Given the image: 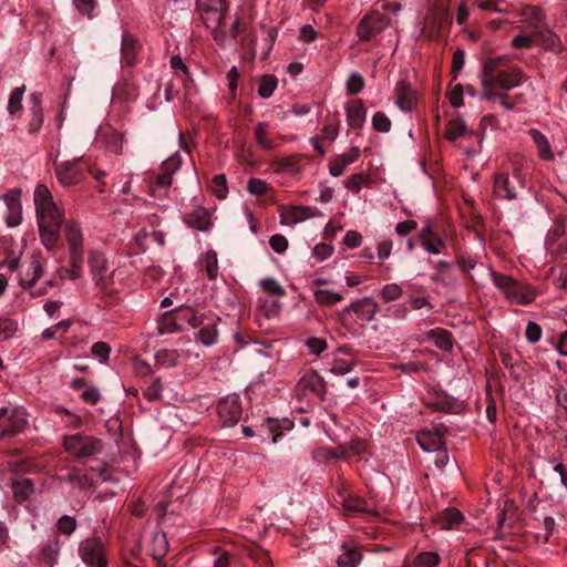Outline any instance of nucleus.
Listing matches in <instances>:
<instances>
[{
	"instance_id": "1",
	"label": "nucleus",
	"mask_w": 567,
	"mask_h": 567,
	"mask_svg": "<svg viewBox=\"0 0 567 567\" xmlns=\"http://www.w3.org/2000/svg\"><path fill=\"white\" fill-rule=\"evenodd\" d=\"M33 200L41 243L48 250H53L60 241L64 210L55 204L50 189L43 184L35 187Z\"/></svg>"
},
{
	"instance_id": "2",
	"label": "nucleus",
	"mask_w": 567,
	"mask_h": 567,
	"mask_svg": "<svg viewBox=\"0 0 567 567\" xmlns=\"http://www.w3.org/2000/svg\"><path fill=\"white\" fill-rule=\"evenodd\" d=\"M523 73L518 68L507 64L505 56L486 59L482 66V86L496 85L499 90H511L523 81Z\"/></svg>"
},
{
	"instance_id": "3",
	"label": "nucleus",
	"mask_w": 567,
	"mask_h": 567,
	"mask_svg": "<svg viewBox=\"0 0 567 567\" xmlns=\"http://www.w3.org/2000/svg\"><path fill=\"white\" fill-rule=\"evenodd\" d=\"M513 173L501 172L495 174L493 193L497 199L515 200L519 192L525 188V175L530 168V162L523 156H517L512 162Z\"/></svg>"
},
{
	"instance_id": "4",
	"label": "nucleus",
	"mask_w": 567,
	"mask_h": 567,
	"mask_svg": "<svg viewBox=\"0 0 567 567\" xmlns=\"http://www.w3.org/2000/svg\"><path fill=\"white\" fill-rule=\"evenodd\" d=\"M64 237L69 245L70 268L60 270V277L65 276L75 280L82 275L83 264V234L79 224L74 220H68L64 225Z\"/></svg>"
},
{
	"instance_id": "5",
	"label": "nucleus",
	"mask_w": 567,
	"mask_h": 567,
	"mask_svg": "<svg viewBox=\"0 0 567 567\" xmlns=\"http://www.w3.org/2000/svg\"><path fill=\"white\" fill-rule=\"evenodd\" d=\"M491 278L493 284L512 302L528 305L536 297L535 290L532 287L519 284L511 276L492 270Z\"/></svg>"
},
{
	"instance_id": "6",
	"label": "nucleus",
	"mask_w": 567,
	"mask_h": 567,
	"mask_svg": "<svg viewBox=\"0 0 567 567\" xmlns=\"http://www.w3.org/2000/svg\"><path fill=\"white\" fill-rule=\"evenodd\" d=\"M63 445L65 451L76 458L96 455L103 449V443L100 439L80 433L66 436Z\"/></svg>"
},
{
	"instance_id": "7",
	"label": "nucleus",
	"mask_w": 567,
	"mask_h": 567,
	"mask_svg": "<svg viewBox=\"0 0 567 567\" xmlns=\"http://www.w3.org/2000/svg\"><path fill=\"white\" fill-rule=\"evenodd\" d=\"M228 9V0H196V11L205 25L223 23Z\"/></svg>"
},
{
	"instance_id": "8",
	"label": "nucleus",
	"mask_w": 567,
	"mask_h": 567,
	"mask_svg": "<svg viewBox=\"0 0 567 567\" xmlns=\"http://www.w3.org/2000/svg\"><path fill=\"white\" fill-rule=\"evenodd\" d=\"M89 267L95 286L104 293L111 292L112 276L109 272L107 260L102 252L91 251Z\"/></svg>"
},
{
	"instance_id": "9",
	"label": "nucleus",
	"mask_w": 567,
	"mask_h": 567,
	"mask_svg": "<svg viewBox=\"0 0 567 567\" xmlns=\"http://www.w3.org/2000/svg\"><path fill=\"white\" fill-rule=\"evenodd\" d=\"M82 560L91 567H106L105 550L100 538L91 537L82 540L79 546Z\"/></svg>"
},
{
	"instance_id": "10",
	"label": "nucleus",
	"mask_w": 567,
	"mask_h": 567,
	"mask_svg": "<svg viewBox=\"0 0 567 567\" xmlns=\"http://www.w3.org/2000/svg\"><path fill=\"white\" fill-rule=\"evenodd\" d=\"M241 404L237 395H227L217 404V415L223 426H235L241 417Z\"/></svg>"
},
{
	"instance_id": "11",
	"label": "nucleus",
	"mask_w": 567,
	"mask_h": 567,
	"mask_svg": "<svg viewBox=\"0 0 567 567\" xmlns=\"http://www.w3.org/2000/svg\"><path fill=\"white\" fill-rule=\"evenodd\" d=\"M85 169L80 159L66 161L55 165V175L63 186H73L84 178Z\"/></svg>"
},
{
	"instance_id": "12",
	"label": "nucleus",
	"mask_w": 567,
	"mask_h": 567,
	"mask_svg": "<svg viewBox=\"0 0 567 567\" xmlns=\"http://www.w3.org/2000/svg\"><path fill=\"white\" fill-rule=\"evenodd\" d=\"M519 16L520 22L533 29V32H537L548 25L546 12L539 6H525L522 8Z\"/></svg>"
},
{
	"instance_id": "13",
	"label": "nucleus",
	"mask_w": 567,
	"mask_h": 567,
	"mask_svg": "<svg viewBox=\"0 0 567 567\" xmlns=\"http://www.w3.org/2000/svg\"><path fill=\"white\" fill-rule=\"evenodd\" d=\"M28 115V131L31 134L38 133L43 125L42 96L40 93L30 94Z\"/></svg>"
},
{
	"instance_id": "14",
	"label": "nucleus",
	"mask_w": 567,
	"mask_h": 567,
	"mask_svg": "<svg viewBox=\"0 0 567 567\" xmlns=\"http://www.w3.org/2000/svg\"><path fill=\"white\" fill-rule=\"evenodd\" d=\"M379 310L378 303L371 297H364L346 307L343 313L353 311L359 320L370 322Z\"/></svg>"
},
{
	"instance_id": "15",
	"label": "nucleus",
	"mask_w": 567,
	"mask_h": 567,
	"mask_svg": "<svg viewBox=\"0 0 567 567\" xmlns=\"http://www.w3.org/2000/svg\"><path fill=\"white\" fill-rule=\"evenodd\" d=\"M43 267L38 256H32L31 259L22 265V270L19 272V284L23 288H30L42 276Z\"/></svg>"
},
{
	"instance_id": "16",
	"label": "nucleus",
	"mask_w": 567,
	"mask_h": 567,
	"mask_svg": "<svg viewBox=\"0 0 567 567\" xmlns=\"http://www.w3.org/2000/svg\"><path fill=\"white\" fill-rule=\"evenodd\" d=\"M182 158L178 154L166 158L161 165V172L155 178V185L163 188H168L173 183V175L179 169Z\"/></svg>"
},
{
	"instance_id": "17",
	"label": "nucleus",
	"mask_w": 567,
	"mask_h": 567,
	"mask_svg": "<svg viewBox=\"0 0 567 567\" xmlns=\"http://www.w3.org/2000/svg\"><path fill=\"white\" fill-rule=\"evenodd\" d=\"M299 386L302 390H309L317 395L321 401L324 400L327 393V384L321 375L316 371H307L299 381Z\"/></svg>"
},
{
	"instance_id": "18",
	"label": "nucleus",
	"mask_w": 567,
	"mask_h": 567,
	"mask_svg": "<svg viewBox=\"0 0 567 567\" xmlns=\"http://www.w3.org/2000/svg\"><path fill=\"white\" fill-rule=\"evenodd\" d=\"M396 105L405 112L412 111L416 105V94L406 80H400L395 87Z\"/></svg>"
},
{
	"instance_id": "19",
	"label": "nucleus",
	"mask_w": 567,
	"mask_h": 567,
	"mask_svg": "<svg viewBox=\"0 0 567 567\" xmlns=\"http://www.w3.org/2000/svg\"><path fill=\"white\" fill-rule=\"evenodd\" d=\"M534 37L535 40L538 41L545 50L553 51L555 53H560L563 51V43L560 38L549 25L538 30L537 32H534Z\"/></svg>"
},
{
	"instance_id": "20",
	"label": "nucleus",
	"mask_w": 567,
	"mask_h": 567,
	"mask_svg": "<svg viewBox=\"0 0 567 567\" xmlns=\"http://www.w3.org/2000/svg\"><path fill=\"white\" fill-rule=\"evenodd\" d=\"M360 156V148L358 146L351 147L348 152L338 155L329 164V171L332 176H340L346 167L354 163Z\"/></svg>"
},
{
	"instance_id": "21",
	"label": "nucleus",
	"mask_w": 567,
	"mask_h": 567,
	"mask_svg": "<svg viewBox=\"0 0 567 567\" xmlns=\"http://www.w3.org/2000/svg\"><path fill=\"white\" fill-rule=\"evenodd\" d=\"M381 17L365 16L358 24L357 35L360 41H368L382 29Z\"/></svg>"
},
{
	"instance_id": "22",
	"label": "nucleus",
	"mask_w": 567,
	"mask_h": 567,
	"mask_svg": "<svg viewBox=\"0 0 567 567\" xmlns=\"http://www.w3.org/2000/svg\"><path fill=\"white\" fill-rule=\"evenodd\" d=\"M2 199L10 210V216L7 218L8 226L14 227L19 225L21 220L20 192L10 190L2 195Z\"/></svg>"
},
{
	"instance_id": "23",
	"label": "nucleus",
	"mask_w": 567,
	"mask_h": 567,
	"mask_svg": "<svg viewBox=\"0 0 567 567\" xmlns=\"http://www.w3.org/2000/svg\"><path fill=\"white\" fill-rule=\"evenodd\" d=\"M138 50L140 43L137 39L132 33L125 32L122 35V62L127 66H132L135 63Z\"/></svg>"
},
{
	"instance_id": "24",
	"label": "nucleus",
	"mask_w": 567,
	"mask_h": 567,
	"mask_svg": "<svg viewBox=\"0 0 567 567\" xmlns=\"http://www.w3.org/2000/svg\"><path fill=\"white\" fill-rule=\"evenodd\" d=\"M529 136L537 147V154L540 159L551 162L555 159V154L551 150L548 138L538 130L530 128Z\"/></svg>"
},
{
	"instance_id": "25",
	"label": "nucleus",
	"mask_w": 567,
	"mask_h": 567,
	"mask_svg": "<svg viewBox=\"0 0 567 567\" xmlns=\"http://www.w3.org/2000/svg\"><path fill=\"white\" fill-rule=\"evenodd\" d=\"M185 223L198 230H207L210 226L209 213L202 206L195 207L184 217Z\"/></svg>"
},
{
	"instance_id": "26",
	"label": "nucleus",
	"mask_w": 567,
	"mask_h": 567,
	"mask_svg": "<svg viewBox=\"0 0 567 567\" xmlns=\"http://www.w3.org/2000/svg\"><path fill=\"white\" fill-rule=\"evenodd\" d=\"M365 107L361 100L352 101L347 107V123L352 128H361L365 122Z\"/></svg>"
},
{
	"instance_id": "27",
	"label": "nucleus",
	"mask_w": 567,
	"mask_h": 567,
	"mask_svg": "<svg viewBox=\"0 0 567 567\" xmlns=\"http://www.w3.org/2000/svg\"><path fill=\"white\" fill-rule=\"evenodd\" d=\"M219 318H207L206 322L200 326L199 331L197 332V340L206 347H210L217 342L218 330L217 322Z\"/></svg>"
},
{
	"instance_id": "28",
	"label": "nucleus",
	"mask_w": 567,
	"mask_h": 567,
	"mask_svg": "<svg viewBox=\"0 0 567 567\" xmlns=\"http://www.w3.org/2000/svg\"><path fill=\"white\" fill-rule=\"evenodd\" d=\"M416 441L425 452H435L445 445L442 435L436 431H422L417 434Z\"/></svg>"
},
{
	"instance_id": "29",
	"label": "nucleus",
	"mask_w": 567,
	"mask_h": 567,
	"mask_svg": "<svg viewBox=\"0 0 567 567\" xmlns=\"http://www.w3.org/2000/svg\"><path fill=\"white\" fill-rule=\"evenodd\" d=\"M465 121L457 114L455 117L449 121L445 128V136L450 142H455L460 137L470 135Z\"/></svg>"
},
{
	"instance_id": "30",
	"label": "nucleus",
	"mask_w": 567,
	"mask_h": 567,
	"mask_svg": "<svg viewBox=\"0 0 567 567\" xmlns=\"http://www.w3.org/2000/svg\"><path fill=\"white\" fill-rule=\"evenodd\" d=\"M319 216H322V213L309 206H292L286 213V218L292 224Z\"/></svg>"
},
{
	"instance_id": "31",
	"label": "nucleus",
	"mask_w": 567,
	"mask_h": 567,
	"mask_svg": "<svg viewBox=\"0 0 567 567\" xmlns=\"http://www.w3.org/2000/svg\"><path fill=\"white\" fill-rule=\"evenodd\" d=\"M361 558L362 555L357 547L343 544L337 564L339 567H355L361 561Z\"/></svg>"
},
{
	"instance_id": "32",
	"label": "nucleus",
	"mask_w": 567,
	"mask_h": 567,
	"mask_svg": "<svg viewBox=\"0 0 567 567\" xmlns=\"http://www.w3.org/2000/svg\"><path fill=\"white\" fill-rule=\"evenodd\" d=\"M7 420L9 424L0 432V439L20 433L27 425L24 414L18 411H13L10 415L8 414Z\"/></svg>"
},
{
	"instance_id": "33",
	"label": "nucleus",
	"mask_w": 567,
	"mask_h": 567,
	"mask_svg": "<svg viewBox=\"0 0 567 567\" xmlns=\"http://www.w3.org/2000/svg\"><path fill=\"white\" fill-rule=\"evenodd\" d=\"M340 504L343 506V508L350 513V514H357V513H370L368 502L359 496L348 495L344 496Z\"/></svg>"
},
{
	"instance_id": "34",
	"label": "nucleus",
	"mask_w": 567,
	"mask_h": 567,
	"mask_svg": "<svg viewBox=\"0 0 567 567\" xmlns=\"http://www.w3.org/2000/svg\"><path fill=\"white\" fill-rule=\"evenodd\" d=\"M463 520V514L456 508H447L445 509L439 519L441 528L443 529H452L455 526L460 525Z\"/></svg>"
},
{
	"instance_id": "35",
	"label": "nucleus",
	"mask_w": 567,
	"mask_h": 567,
	"mask_svg": "<svg viewBox=\"0 0 567 567\" xmlns=\"http://www.w3.org/2000/svg\"><path fill=\"white\" fill-rule=\"evenodd\" d=\"M12 491L16 501L24 502L33 494L34 487L30 480L23 478L21 481L13 482Z\"/></svg>"
},
{
	"instance_id": "36",
	"label": "nucleus",
	"mask_w": 567,
	"mask_h": 567,
	"mask_svg": "<svg viewBox=\"0 0 567 567\" xmlns=\"http://www.w3.org/2000/svg\"><path fill=\"white\" fill-rule=\"evenodd\" d=\"M168 542L164 533L154 535L151 551V556L154 560L163 559L168 553Z\"/></svg>"
},
{
	"instance_id": "37",
	"label": "nucleus",
	"mask_w": 567,
	"mask_h": 567,
	"mask_svg": "<svg viewBox=\"0 0 567 567\" xmlns=\"http://www.w3.org/2000/svg\"><path fill=\"white\" fill-rule=\"evenodd\" d=\"M268 124L265 122H259L255 126V135H256V142L259 147H261L265 151L274 150L278 146L271 138L268 137L267 134Z\"/></svg>"
},
{
	"instance_id": "38",
	"label": "nucleus",
	"mask_w": 567,
	"mask_h": 567,
	"mask_svg": "<svg viewBox=\"0 0 567 567\" xmlns=\"http://www.w3.org/2000/svg\"><path fill=\"white\" fill-rule=\"evenodd\" d=\"M439 561L440 557L437 554L424 551L416 555L414 559L405 564L404 567H436Z\"/></svg>"
},
{
	"instance_id": "39",
	"label": "nucleus",
	"mask_w": 567,
	"mask_h": 567,
	"mask_svg": "<svg viewBox=\"0 0 567 567\" xmlns=\"http://www.w3.org/2000/svg\"><path fill=\"white\" fill-rule=\"evenodd\" d=\"M429 334L434 340V343L439 349L443 351H449L452 349L453 342L451 332L441 328H436L431 330Z\"/></svg>"
},
{
	"instance_id": "40",
	"label": "nucleus",
	"mask_w": 567,
	"mask_h": 567,
	"mask_svg": "<svg viewBox=\"0 0 567 567\" xmlns=\"http://www.w3.org/2000/svg\"><path fill=\"white\" fill-rule=\"evenodd\" d=\"M315 300L318 305L329 307L340 302L343 297L332 290L318 289L313 292Z\"/></svg>"
},
{
	"instance_id": "41",
	"label": "nucleus",
	"mask_w": 567,
	"mask_h": 567,
	"mask_svg": "<svg viewBox=\"0 0 567 567\" xmlns=\"http://www.w3.org/2000/svg\"><path fill=\"white\" fill-rule=\"evenodd\" d=\"M278 81L275 75H262L258 81V94L262 99H268L272 95L277 87Z\"/></svg>"
},
{
	"instance_id": "42",
	"label": "nucleus",
	"mask_w": 567,
	"mask_h": 567,
	"mask_svg": "<svg viewBox=\"0 0 567 567\" xmlns=\"http://www.w3.org/2000/svg\"><path fill=\"white\" fill-rule=\"evenodd\" d=\"M179 354L176 350L161 349L155 353L156 364L161 367L172 368L178 362Z\"/></svg>"
},
{
	"instance_id": "43",
	"label": "nucleus",
	"mask_w": 567,
	"mask_h": 567,
	"mask_svg": "<svg viewBox=\"0 0 567 567\" xmlns=\"http://www.w3.org/2000/svg\"><path fill=\"white\" fill-rule=\"evenodd\" d=\"M60 550V543L58 538L50 539L41 549L42 559L53 565L56 561Z\"/></svg>"
},
{
	"instance_id": "44",
	"label": "nucleus",
	"mask_w": 567,
	"mask_h": 567,
	"mask_svg": "<svg viewBox=\"0 0 567 567\" xmlns=\"http://www.w3.org/2000/svg\"><path fill=\"white\" fill-rule=\"evenodd\" d=\"M209 188L216 197L219 199H225L228 194L226 175H215L210 181Z\"/></svg>"
},
{
	"instance_id": "45",
	"label": "nucleus",
	"mask_w": 567,
	"mask_h": 567,
	"mask_svg": "<svg viewBox=\"0 0 567 567\" xmlns=\"http://www.w3.org/2000/svg\"><path fill=\"white\" fill-rule=\"evenodd\" d=\"M24 92L25 85L18 86L12 91L8 102V112L10 115H16L21 111Z\"/></svg>"
},
{
	"instance_id": "46",
	"label": "nucleus",
	"mask_w": 567,
	"mask_h": 567,
	"mask_svg": "<svg viewBox=\"0 0 567 567\" xmlns=\"http://www.w3.org/2000/svg\"><path fill=\"white\" fill-rule=\"evenodd\" d=\"M204 269L209 280H214L218 276V259L214 250H209L204 257Z\"/></svg>"
},
{
	"instance_id": "47",
	"label": "nucleus",
	"mask_w": 567,
	"mask_h": 567,
	"mask_svg": "<svg viewBox=\"0 0 567 567\" xmlns=\"http://www.w3.org/2000/svg\"><path fill=\"white\" fill-rule=\"evenodd\" d=\"M354 360L336 358L331 365V372L337 375H343L349 373L354 367Z\"/></svg>"
},
{
	"instance_id": "48",
	"label": "nucleus",
	"mask_w": 567,
	"mask_h": 567,
	"mask_svg": "<svg viewBox=\"0 0 567 567\" xmlns=\"http://www.w3.org/2000/svg\"><path fill=\"white\" fill-rule=\"evenodd\" d=\"M182 318L193 328H198L204 324L208 317L197 316L192 307H184L181 309Z\"/></svg>"
},
{
	"instance_id": "49",
	"label": "nucleus",
	"mask_w": 567,
	"mask_h": 567,
	"mask_svg": "<svg viewBox=\"0 0 567 567\" xmlns=\"http://www.w3.org/2000/svg\"><path fill=\"white\" fill-rule=\"evenodd\" d=\"M18 329V323L10 318L0 319V341L10 339Z\"/></svg>"
},
{
	"instance_id": "50",
	"label": "nucleus",
	"mask_w": 567,
	"mask_h": 567,
	"mask_svg": "<svg viewBox=\"0 0 567 567\" xmlns=\"http://www.w3.org/2000/svg\"><path fill=\"white\" fill-rule=\"evenodd\" d=\"M421 245L429 254L434 255L441 254L446 248L445 241L437 235L424 240Z\"/></svg>"
},
{
	"instance_id": "51",
	"label": "nucleus",
	"mask_w": 567,
	"mask_h": 567,
	"mask_svg": "<svg viewBox=\"0 0 567 567\" xmlns=\"http://www.w3.org/2000/svg\"><path fill=\"white\" fill-rule=\"evenodd\" d=\"M372 126L377 132L388 133L392 123L383 112H377L372 117Z\"/></svg>"
},
{
	"instance_id": "52",
	"label": "nucleus",
	"mask_w": 567,
	"mask_h": 567,
	"mask_svg": "<svg viewBox=\"0 0 567 567\" xmlns=\"http://www.w3.org/2000/svg\"><path fill=\"white\" fill-rule=\"evenodd\" d=\"M402 288L396 284L385 285L380 295L385 302H391L399 299L402 296Z\"/></svg>"
},
{
	"instance_id": "53",
	"label": "nucleus",
	"mask_w": 567,
	"mask_h": 567,
	"mask_svg": "<svg viewBox=\"0 0 567 567\" xmlns=\"http://www.w3.org/2000/svg\"><path fill=\"white\" fill-rule=\"evenodd\" d=\"M78 523L76 519L69 515H63L58 520V530L63 534L70 536L76 529Z\"/></svg>"
},
{
	"instance_id": "54",
	"label": "nucleus",
	"mask_w": 567,
	"mask_h": 567,
	"mask_svg": "<svg viewBox=\"0 0 567 567\" xmlns=\"http://www.w3.org/2000/svg\"><path fill=\"white\" fill-rule=\"evenodd\" d=\"M261 288L270 296H284L285 289L282 286L272 278L262 279L260 282Z\"/></svg>"
},
{
	"instance_id": "55",
	"label": "nucleus",
	"mask_w": 567,
	"mask_h": 567,
	"mask_svg": "<svg viewBox=\"0 0 567 567\" xmlns=\"http://www.w3.org/2000/svg\"><path fill=\"white\" fill-rule=\"evenodd\" d=\"M247 190L256 196H262L268 192V185L264 179L251 177L247 183Z\"/></svg>"
},
{
	"instance_id": "56",
	"label": "nucleus",
	"mask_w": 567,
	"mask_h": 567,
	"mask_svg": "<svg viewBox=\"0 0 567 567\" xmlns=\"http://www.w3.org/2000/svg\"><path fill=\"white\" fill-rule=\"evenodd\" d=\"M364 80L361 74L352 73L347 81V90L349 94L355 95L362 91Z\"/></svg>"
},
{
	"instance_id": "57",
	"label": "nucleus",
	"mask_w": 567,
	"mask_h": 567,
	"mask_svg": "<svg viewBox=\"0 0 567 567\" xmlns=\"http://www.w3.org/2000/svg\"><path fill=\"white\" fill-rule=\"evenodd\" d=\"M91 351L95 358L100 359L102 363H105L109 360L111 348L106 342L99 341L92 346Z\"/></svg>"
},
{
	"instance_id": "58",
	"label": "nucleus",
	"mask_w": 567,
	"mask_h": 567,
	"mask_svg": "<svg viewBox=\"0 0 567 567\" xmlns=\"http://www.w3.org/2000/svg\"><path fill=\"white\" fill-rule=\"evenodd\" d=\"M152 238L157 245L162 246L165 244V235L164 233L159 231V230H154L152 233H147L145 230H141L135 239L137 243L142 244L144 243L147 238Z\"/></svg>"
},
{
	"instance_id": "59",
	"label": "nucleus",
	"mask_w": 567,
	"mask_h": 567,
	"mask_svg": "<svg viewBox=\"0 0 567 567\" xmlns=\"http://www.w3.org/2000/svg\"><path fill=\"white\" fill-rule=\"evenodd\" d=\"M505 0H481L477 2V7L482 10L493 11V12H506V9L503 7Z\"/></svg>"
},
{
	"instance_id": "60",
	"label": "nucleus",
	"mask_w": 567,
	"mask_h": 567,
	"mask_svg": "<svg viewBox=\"0 0 567 567\" xmlns=\"http://www.w3.org/2000/svg\"><path fill=\"white\" fill-rule=\"evenodd\" d=\"M456 265L464 274H468L471 269H474L477 265V259L473 256L457 255Z\"/></svg>"
},
{
	"instance_id": "61",
	"label": "nucleus",
	"mask_w": 567,
	"mask_h": 567,
	"mask_svg": "<svg viewBox=\"0 0 567 567\" xmlns=\"http://www.w3.org/2000/svg\"><path fill=\"white\" fill-rule=\"evenodd\" d=\"M535 41L534 32L530 35L518 34L512 40L514 49H530Z\"/></svg>"
},
{
	"instance_id": "62",
	"label": "nucleus",
	"mask_w": 567,
	"mask_h": 567,
	"mask_svg": "<svg viewBox=\"0 0 567 567\" xmlns=\"http://www.w3.org/2000/svg\"><path fill=\"white\" fill-rule=\"evenodd\" d=\"M144 396L150 401H157L162 396V381L159 378L154 380L151 386L144 393Z\"/></svg>"
},
{
	"instance_id": "63",
	"label": "nucleus",
	"mask_w": 567,
	"mask_h": 567,
	"mask_svg": "<svg viewBox=\"0 0 567 567\" xmlns=\"http://www.w3.org/2000/svg\"><path fill=\"white\" fill-rule=\"evenodd\" d=\"M332 252H333V247L328 244H324V243H320V244L316 245L312 250L313 256L319 261H322V260L329 258L332 255Z\"/></svg>"
},
{
	"instance_id": "64",
	"label": "nucleus",
	"mask_w": 567,
	"mask_h": 567,
	"mask_svg": "<svg viewBox=\"0 0 567 567\" xmlns=\"http://www.w3.org/2000/svg\"><path fill=\"white\" fill-rule=\"evenodd\" d=\"M81 398L84 402L95 405L100 401L101 394L97 388L90 385L83 391Z\"/></svg>"
}]
</instances>
